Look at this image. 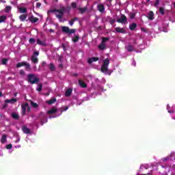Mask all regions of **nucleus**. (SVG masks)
I'll return each mask as SVG.
<instances>
[{
  "instance_id": "f257e3e1",
  "label": "nucleus",
  "mask_w": 175,
  "mask_h": 175,
  "mask_svg": "<svg viewBox=\"0 0 175 175\" xmlns=\"http://www.w3.org/2000/svg\"><path fill=\"white\" fill-rule=\"evenodd\" d=\"M66 12V8L62 6L60 8L59 10L57 9H53L48 11V13H59V14H55L57 18L59 20H62V17H64V14H65V12Z\"/></svg>"
},
{
  "instance_id": "f03ea898",
  "label": "nucleus",
  "mask_w": 175,
  "mask_h": 175,
  "mask_svg": "<svg viewBox=\"0 0 175 175\" xmlns=\"http://www.w3.org/2000/svg\"><path fill=\"white\" fill-rule=\"evenodd\" d=\"M27 81L31 85L38 84L40 79L35 74L27 75Z\"/></svg>"
},
{
  "instance_id": "7ed1b4c3",
  "label": "nucleus",
  "mask_w": 175,
  "mask_h": 175,
  "mask_svg": "<svg viewBox=\"0 0 175 175\" xmlns=\"http://www.w3.org/2000/svg\"><path fill=\"white\" fill-rule=\"evenodd\" d=\"M16 68H21V66H25V70L27 72H29L31 70V64L27 62H21L16 64Z\"/></svg>"
},
{
  "instance_id": "20e7f679",
  "label": "nucleus",
  "mask_w": 175,
  "mask_h": 175,
  "mask_svg": "<svg viewBox=\"0 0 175 175\" xmlns=\"http://www.w3.org/2000/svg\"><path fill=\"white\" fill-rule=\"evenodd\" d=\"M62 31L64 33H68V35H72L76 33V29H70L68 26L62 27Z\"/></svg>"
},
{
  "instance_id": "39448f33",
  "label": "nucleus",
  "mask_w": 175,
  "mask_h": 175,
  "mask_svg": "<svg viewBox=\"0 0 175 175\" xmlns=\"http://www.w3.org/2000/svg\"><path fill=\"white\" fill-rule=\"evenodd\" d=\"M39 119L40 120L41 125H44V124H46V122L48 121L47 116L43 112L40 113Z\"/></svg>"
},
{
  "instance_id": "423d86ee",
  "label": "nucleus",
  "mask_w": 175,
  "mask_h": 175,
  "mask_svg": "<svg viewBox=\"0 0 175 175\" xmlns=\"http://www.w3.org/2000/svg\"><path fill=\"white\" fill-rule=\"evenodd\" d=\"M117 23L120 24H125V23H128V18L124 14L120 16V18L117 19Z\"/></svg>"
},
{
  "instance_id": "0eeeda50",
  "label": "nucleus",
  "mask_w": 175,
  "mask_h": 175,
  "mask_svg": "<svg viewBox=\"0 0 175 175\" xmlns=\"http://www.w3.org/2000/svg\"><path fill=\"white\" fill-rule=\"evenodd\" d=\"M29 21L32 24H35V23H38L39 21V18H36L33 16H29L28 18Z\"/></svg>"
},
{
  "instance_id": "6e6552de",
  "label": "nucleus",
  "mask_w": 175,
  "mask_h": 175,
  "mask_svg": "<svg viewBox=\"0 0 175 175\" xmlns=\"http://www.w3.org/2000/svg\"><path fill=\"white\" fill-rule=\"evenodd\" d=\"M27 107H29L28 103H26L25 104L22 105L23 116L25 115V113H27Z\"/></svg>"
},
{
  "instance_id": "1a4fd4ad",
  "label": "nucleus",
  "mask_w": 175,
  "mask_h": 175,
  "mask_svg": "<svg viewBox=\"0 0 175 175\" xmlns=\"http://www.w3.org/2000/svg\"><path fill=\"white\" fill-rule=\"evenodd\" d=\"M72 92H73V90L72 88L67 89L65 92V96H66V98H69V96H72Z\"/></svg>"
},
{
  "instance_id": "9d476101",
  "label": "nucleus",
  "mask_w": 175,
  "mask_h": 175,
  "mask_svg": "<svg viewBox=\"0 0 175 175\" xmlns=\"http://www.w3.org/2000/svg\"><path fill=\"white\" fill-rule=\"evenodd\" d=\"M22 131L23 133H26L27 135L31 133V130L28 127H27V126H23L22 127Z\"/></svg>"
},
{
  "instance_id": "9b49d317",
  "label": "nucleus",
  "mask_w": 175,
  "mask_h": 175,
  "mask_svg": "<svg viewBox=\"0 0 175 175\" xmlns=\"http://www.w3.org/2000/svg\"><path fill=\"white\" fill-rule=\"evenodd\" d=\"M154 12L150 11L148 13V20H150V21H152V20H154Z\"/></svg>"
},
{
  "instance_id": "f8f14e48",
  "label": "nucleus",
  "mask_w": 175,
  "mask_h": 175,
  "mask_svg": "<svg viewBox=\"0 0 175 175\" xmlns=\"http://www.w3.org/2000/svg\"><path fill=\"white\" fill-rule=\"evenodd\" d=\"M99 61V57H90L88 59V64H92V62H96Z\"/></svg>"
},
{
  "instance_id": "ddd939ff",
  "label": "nucleus",
  "mask_w": 175,
  "mask_h": 175,
  "mask_svg": "<svg viewBox=\"0 0 175 175\" xmlns=\"http://www.w3.org/2000/svg\"><path fill=\"white\" fill-rule=\"evenodd\" d=\"M115 31L118 33H125V29L118 27L115 28Z\"/></svg>"
},
{
  "instance_id": "4468645a",
  "label": "nucleus",
  "mask_w": 175,
  "mask_h": 175,
  "mask_svg": "<svg viewBox=\"0 0 175 175\" xmlns=\"http://www.w3.org/2000/svg\"><path fill=\"white\" fill-rule=\"evenodd\" d=\"M37 44H39L40 46H43L44 47H46V46H47L46 41H42L40 40V39H37Z\"/></svg>"
},
{
  "instance_id": "2eb2a0df",
  "label": "nucleus",
  "mask_w": 175,
  "mask_h": 175,
  "mask_svg": "<svg viewBox=\"0 0 175 175\" xmlns=\"http://www.w3.org/2000/svg\"><path fill=\"white\" fill-rule=\"evenodd\" d=\"M97 9L100 13H103V12H105V5H103V4H100L97 6Z\"/></svg>"
},
{
  "instance_id": "dca6fc26",
  "label": "nucleus",
  "mask_w": 175,
  "mask_h": 175,
  "mask_svg": "<svg viewBox=\"0 0 175 175\" xmlns=\"http://www.w3.org/2000/svg\"><path fill=\"white\" fill-rule=\"evenodd\" d=\"M98 49L102 51H103V50H106V44L101 42L100 44L98 45Z\"/></svg>"
},
{
  "instance_id": "f3484780",
  "label": "nucleus",
  "mask_w": 175,
  "mask_h": 175,
  "mask_svg": "<svg viewBox=\"0 0 175 175\" xmlns=\"http://www.w3.org/2000/svg\"><path fill=\"white\" fill-rule=\"evenodd\" d=\"M79 84L81 88H87V83H85L84 81H81V79L79 80Z\"/></svg>"
},
{
  "instance_id": "a211bd4d",
  "label": "nucleus",
  "mask_w": 175,
  "mask_h": 175,
  "mask_svg": "<svg viewBox=\"0 0 175 175\" xmlns=\"http://www.w3.org/2000/svg\"><path fill=\"white\" fill-rule=\"evenodd\" d=\"M127 51H129V53H132L133 51H135V46H133V45L132 44H129V46H127Z\"/></svg>"
},
{
  "instance_id": "6ab92c4d",
  "label": "nucleus",
  "mask_w": 175,
  "mask_h": 175,
  "mask_svg": "<svg viewBox=\"0 0 175 175\" xmlns=\"http://www.w3.org/2000/svg\"><path fill=\"white\" fill-rule=\"evenodd\" d=\"M56 102H57V98H51L49 100H47L46 103L48 105H53V103H55Z\"/></svg>"
},
{
  "instance_id": "aec40b11",
  "label": "nucleus",
  "mask_w": 175,
  "mask_h": 175,
  "mask_svg": "<svg viewBox=\"0 0 175 175\" xmlns=\"http://www.w3.org/2000/svg\"><path fill=\"white\" fill-rule=\"evenodd\" d=\"M11 117H12V118L14 120H19L20 119V116H18V113H16V112H14L11 114Z\"/></svg>"
},
{
  "instance_id": "412c9836",
  "label": "nucleus",
  "mask_w": 175,
  "mask_h": 175,
  "mask_svg": "<svg viewBox=\"0 0 175 175\" xmlns=\"http://www.w3.org/2000/svg\"><path fill=\"white\" fill-rule=\"evenodd\" d=\"M131 31H135L137 28V25L136 23H131L129 26Z\"/></svg>"
},
{
  "instance_id": "4be33fe9",
  "label": "nucleus",
  "mask_w": 175,
  "mask_h": 175,
  "mask_svg": "<svg viewBox=\"0 0 175 175\" xmlns=\"http://www.w3.org/2000/svg\"><path fill=\"white\" fill-rule=\"evenodd\" d=\"M78 10L79 11L81 14H84V13L87 12V7H85L83 8H78Z\"/></svg>"
},
{
  "instance_id": "5701e85b",
  "label": "nucleus",
  "mask_w": 175,
  "mask_h": 175,
  "mask_svg": "<svg viewBox=\"0 0 175 175\" xmlns=\"http://www.w3.org/2000/svg\"><path fill=\"white\" fill-rule=\"evenodd\" d=\"M109 70V67L107 66H104L103 64L101 66V72L105 73Z\"/></svg>"
},
{
  "instance_id": "b1692460",
  "label": "nucleus",
  "mask_w": 175,
  "mask_h": 175,
  "mask_svg": "<svg viewBox=\"0 0 175 175\" xmlns=\"http://www.w3.org/2000/svg\"><path fill=\"white\" fill-rule=\"evenodd\" d=\"M7 139H8V136L6 135H3L1 139V143L4 144V143H6Z\"/></svg>"
},
{
  "instance_id": "393cba45",
  "label": "nucleus",
  "mask_w": 175,
  "mask_h": 175,
  "mask_svg": "<svg viewBox=\"0 0 175 175\" xmlns=\"http://www.w3.org/2000/svg\"><path fill=\"white\" fill-rule=\"evenodd\" d=\"M57 111V108L53 107L49 111H48L49 114H55V112Z\"/></svg>"
},
{
  "instance_id": "a878e982",
  "label": "nucleus",
  "mask_w": 175,
  "mask_h": 175,
  "mask_svg": "<svg viewBox=\"0 0 175 175\" xmlns=\"http://www.w3.org/2000/svg\"><path fill=\"white\" fill-rule=\"evenodd\" d=\"M8 20V16L3 15L0 16V24L1 23H5V21Z\"/></svg>"
},
{
  "instance_id": "bb28decb",
  "label": "nucleus",
  "mask_w": 175,
  "mask_h": 175,
  "mask_svg": "<svg viewBox=\"0 0 175 175\" xmlns=\"http://www.w3.org/2000/svg\"><path fill=\"white\" fill-rule=\"evenodd\" d=\"M31 62L33 64H38V57L35 55L31 56Z\"/></svg>"
},
{
  "instance_id": "cd10ccee",
  "label": "nucleus",
  "mask_w": 175,
  "mask_h": 175,
  "mask_svg": "<svg viewBox=\"0 0 175 175\" xmlns=\"http://www.w3.org/2000/svg\"><path fill=\"white\" fill-rule=\"evenodd\" d=\"M75 21H79V18L75 17L69 21V24L71 27L75 24Z\"/></svg>"
},
{
  "instance_id": "c85d7f7f",
  "label": "nucleus",
  "mask_w": 175,
  "mask_h": 175,
  "mask_svg": "<svg viewBox=\"0 0 175 175\" xmlns=\"http://www.w3.org/2000/svg\"><path fill=\"white\" fill-rule=\"evenodd\" d=\"M109 64H110V61L109 60V59H105L103 60V65H104L105 66L109 67Z\"/></svg>"
},
{
  "instance_id": "c756f323",
  "label": "nucleus",
  "mask_w": 175,
  "mask_h": 175,
  "mask_svg": "<svg viewBox=\"0 0 175 175\" xmlns=\"http://www.w3.org/2000/svg\"><path fill=\"white\" fill-rule=\"evenodd\" d=\"M19 13H27V8L24 7H21L18 8Z\"/></svg>"
},
{
  "instance_id": "7c9ffc66",
  "label": "nucleus",
  "mask_w": 175,
  "mask_h": 175,
  "mask_svg": "<svg viewBox=\"0 0 175 175\" xmlns=\"http://www.w3.org/2000/svg\"><path fill=\"white\" fill-rule=\"evenodd\" d=\"M49 70H51L52 72H54L55 70V66H54V64L51 63L49 66Z\"/></svg>"
},
{
  "instance_id": "2f4dec72",
  "label": "nucleus",
  "mask_w": 175,
  "mask_h": 175,
  "mask_svg": "<svg viewBox=\"0 0 175 175\" xmlns=\"http://www.w3.org/2000/svg\"><path fill=\"white\" fill-rule=\"evenodd\" d=\"M19 18H20L21 21H25V20L27 19V15L22 14L19 16Z\"/></svg>"
},
{
  "instance_id": "473e14b6",
  "label": "nucleus",
  "mask_w": 175,
  "mask_h": 175,
  "mask_svg": "<svg viewBox=\"0 0 175 175\" xmlns=\"http://www.w3.org/2000/svg\"><path fill=\"white\" fill-rule=\"evenodd\" d=\"M10 10H12V7L10 5L6 6L5 8L4 9V12L5 13H9V12H10Z\"/></svg>"
},
{
  "instance_id": "72a5a7b5",
  "label": "nucleus",
  "mask_w": 175,
  "mask_h": 175,
  "mask_svg": "<svg viewBox=\"0 0 175 175\" xmlns=\"http://www.w3.org/2000/svg\"><path fill=\"white\" fill-rule=\"evenodd\" d=\"M79 36H75L72 39V42H74V43H77V42H79Z\"/></svg>"
},
{
  "instance_id": "f704fd0d",
  "label": "nucleus",
  "mask_w": 175,
  "mask_h": 175,
  "mask_svg": "<svg viewBox=\"0 0 175 175\" xmlns=\"http://www.w3.org/2000/svg\"><path fill=\"white\" fill-rule=\"evenodd\" d=\"M30 104L33 107V109H36L38 107V103H34L33 101H30Z\"/></svg>"
},
{
  "instance_id": "c9c22d12",
  "label": "nucleus",
  "mask_w": 175,
  "mask_h": 175,
  "mask_svg": "<svg viewBox=\"0 0 175 175\" xmlns=\"http://www.w3.org/2000/svg\"><path fill=\"white\" fill-rule=\"evenodd\" d=\"M42 90H43V84L40 83L38 84V88H37V91H38V92H42Z\"/></svg>"
},
{
  "instance_id": "e433bc0d",
  "label": "nucleus",
  "mask_w": 175,
  "mask_h": 175,
  "mask_svg": "<svg viewBox=\"0 0 175 175\" xmlns=\"http://www.w3.org/2000/svg\"><path fill=\"white\" fill-rule=\"evenodd\" d=\"M159 13L163 16L165 14V9L161 7L159 10Z\"/></svg>"
},
{
  "instance_id": "4c0bfd02",
  "label": "nucleus",
  "mask_w": 175,
  "mask_h": 175,
  "mask_svg": "<svg viewBox=\"0 0 175 175\" xmlns=\"http://www.w3.org/2000/svg\"><path fill=\"white\" fill-rule=\"evenodd\" d=\"M8 61H9V59L4 58L1 60V64L2 65H6V64H8Z\"/></svg>"
},
{
  "instance_id": "58836bf2",
  "label": "nucleus",
  "mask_w": 175,
  "mask_h": 175,
  "mask_svg": "<svg viewBox=\"0 0 175 175\" xmlns=\"http://www.w3.org/2000/svg\"><path fill=\"white\" fill-rule=\"evenodd\" d=\"M71 8H72V9H76V8H77V3L76 2H72L71 3Z\"/></svg>"
},
{
  "instance_id": "ea45409f",
  "label": "nucleus",
  "mask_w": 175,
  "mask_h": 175,
  "mask_svg": "<svg viewBox=\"0 0 175 175\" xmlns=\"http://www.w3.org/2000/svg\"><path fill=\"white\" fill-rule=\"evenodd\" d=\"M35 42H36V40H35V38H30L29 40V43H30L31 44H33V43H35Z\"/></svg>"
},
{
  "instance_id": "a19ab883",
  "label": "nucleus",
  "mask_w": 175,
  "mask_h": 175,
  "mask_svg": "<svg viewBox=\"0 0 175 175\" xmlns=\"http://www.w3.org/2000/svg\"><path fill=\"white\" fill-rule=\"evenodd\" d=\"M114 23H116V19H113L112 18H109V23L113 25V24H114Z\"/></svg>"
},
{
  "instance_id": "79ce46f5",
  "label": "nucleus",
  "mask_w": 175,
  "mask_h": 175,
  "mask_svg": "<svg viewBox=\"0 0 175 175\" xmlns=\"http://www.w3.org/2000/svg\"><path fill=\"white\" fill-rule=\"evenodd\" d=\"M6 148L7 150H12V148H13V145H12V144H10L6 146Z\"/></svg>"
},
{
  "instance_id": "37998d69",
  "label": "nucleus",
  "mask_w": 175,
  "mask_h": 175,
  "mask_svg": "<svg viewBox=\"0 0 175 175\" xmlns=\"http://www.w3.org/2000/svg\"><path fill=\"white\" fill-rule=\"evenodd\" d=\"M107 40H109V38L104 37V38H103L101 42L106 43V42H107Z\"/></svg>"
},
{
  "instance_id": "c03bdc74",
  "label": "nucleus",
  "mask_w": 175,
  "mask_h": 175,
  "mask_svg": "<svg viewBox=\"0 0 175 175\" xmlns=\"http://www.w3.org/2000/svg\"><path fill=\"white\" fill-rule=\"evenodd\" d=\"M19 74L21 75V76H24V75H25V71H24V70H21L19 71Z\"/></svg>"
},
{
  "instance_id": "a18cd8bd",
  "label": "nucleus",
  "mask_w": 175,
  "mask_h": 175,
  "mask_svg": "<svg viewBox=\"0 0 175 175\" xmlns=\"http://www.w3.org/2000/svg\"><path fill=\"white\" fill-rule=\"evenodd\" d=\"M169 159H170V158L169 157H165V158H163V159H162V161H163V162H166V161H169Z\"/></svg>"
},
{
  "instance_id": "49530a36",
  "label": "nucleus",
  "mask_w": 175,
  "mask_h": 175,
  "mask_svg": "<svg viewBox=\"0 0 175 175\" xmlns=\"http://www.w3.org/2000/svg\"><path fill=\"white\" fill-rule=\"evenodd\" d=\"M40 6H42V3H40V2L36 3V8L38 9H39V8H40Z\"/></svg>"
},
{
  "instance_id": "de8ad7c7",
  "label": "nucleus",
  "mask_w": 175,
  "mask_h": 175,
  "mask_svg": "<svg viewBox=\"0 0 175 175\" xmlns=\"http://www.w3.org/2000/svg\"><path fill=\"white\" fill-rule=\"evenodd\" d=\"M16 102H17L16 98H11V103H16Z\"/></svg>"
},
{
  "instance_id": "09e8293b",
  "label": "nucleus",
  "mask_w": 175,
  "mask_h": 175,
  "mask_svg": "<svg viewBox=\"0 0 175 175\" xmlns=\"http://www.w3.org/2000/svg\"><path fill=\"white\" fill-rule=\"evenodd\" d=\"M159 5V0H156V1H155V3H154V6H157V5Z\"/></svg>"
},
{
  "instance_id": "8fccbe9b",
  "label": "nucleus",
  "mask_w": 175,
  "mask_h": 175,
  "mask_svg": "<svg viewBox=\"0 0 175 175\" xmlns=\"http://www.w3.org/2000/svg\"><path fill=\"white\" fill-rule=\"evenodd\" d=\"M5 103H12V100L11 99H7L5 100Z\"/></svg>"
},
{
  "instance_id": "3c124183",
  "label": "nucleus",
  "mask_w": 175,
  "mask_h": 175,
  "mask_svg": "<svg viewBox=\"0 0 175 175\" xmlns=\"http://www.w3.org/2000/svg\"><path fill=\"white\" fill-rule=\"evenodd\" d=\"M135 14H130V18H135Z\"/></svg>"
},
{
  "instance_id": "603ef678",
  "label": "nucleus",
  "mask_w": 175,
  "mask_h": 175,
  "mask_svg": "<svg viewBox=\"0 0 175 175\" xmlns=\"http://www.w3.org/2000/svg\"><path fill=\"white\" fill-rule=\"evenodd\" d=\"M68 109H69V107L66 106V107L64 108L63 111H66V110H68Z\"/></svg>"
},
{
  "instance_id": "864d4df0",
  "label": "nucleus",
  "mask_w": 175,
  "mask_h": 175,
  "mask_svg": "<svg viewBox=\"0 0 175 175\" xmlns=\"http://www.w3.org/2000/svg\"><path fill=\"white\" fill-rule=\"evenodd\" d=\"M142 32H145V33L148 32L147 29H144L143 27L142 28Z\"/></svg>"
},
{
  "instance_id": "5fc2aeb1",
  "label": "nucleus",
  "mask_w": 175,
  "mask_h": 175,
  "mask_svg": "<svg viewBox=\"0 0 175 175\" xmlns=\"http://www.w3.org/2000/svg\"><path fill=\"white\" fill-rule=\"evenodd\" d=\"M33 55H39V51H35Z\"/></svg>"
},
{
  "instance_id": "6e6d98bb",
  "label": "nucleus",
  "mask_w": 175,
  "mask_h": 175,
  "mask_svg": "<svg viewBox=\"0 0 175 175\" xmlns=\"http://www.w3.org/2000/svg\"><path fill=\"white\" fill-rule=\"evenodd\" d=\"M42 66H46V62H42Z\"/></svg>"
},
{
  "instance_id": "4d7b16f0",
  "label": "nucleus",
  "mask_w": 175,
  "mask_h": 175,
  "mask_svg": "<svg viewBox=\"0 0 175 175\" xmlns=\"http://www.w3.org/2000/svg\"><path fill=\"white\" fill-rule=\"evenodd\" d=\"M170 114H174V111H168Z\"/></svg>"
},
{
  "instance_id": "13d9d810",
  "label": "nucleus",
  "mask_w": 175,
  "mask_h": 175,
  "mask_svg": "<svg viewBox=\"0 0 175 175\" xmlns=\"http://www.w3.org/2000/svg\"><path fill=\"white\" fill-rule=\"evenodd\" d=\"M59 68H64V65L63 64H59Z\"/></svg>"
},
{
  "instance_id": "bf43d9fd",
  "label": "nucleus",
  "mask_w": 175,
  "mask_h": 175,
  "mask_svg": "<svg viewBox=\"0 0 175 175\" xmlns=\"http://www.w3.org/2000/svg\"><path fill=\"white\" fill-rule=\"evenodd\" d=\"M73 76H75V77H77V76H79V75L77 73H75V74H73Z\"/></svg>"
},
{
  "instance_id": "052dcab7",
  "label": "nucleus",
  "mask_w": 175,
  "mask_h": 175,
  "mask_svg": "<svg viewBox=\"0 0 175 175\" xmlns=\"http://www.w3.org/2000/svg\"><path fill=\"white\" fill-rule=\"evenodd\" d=\"M49 32H54V29H49Z\"/></svg>"
},
{
  "instance_id": "680f3d73",
  "label": "nucleus",
  "mask_w": 175,
  "mask_h": 175,
  "mask_svg": "<svg viewBox=\"0 0 175 175\" xmlns=\"http://www.w3.org/2000/svg\"><path fill=\"white\" fill-rule=\"evenodd\" d=\"M1 96H3V94L2 93V92L0 91V97Z\"/></svg>"
},
{
  "instance_id": "e2e57ef3",
  "label": "nucleus",
  "mask_w": 175,
  "mask_h": 175,
  "mask_svg": "<svg viewBox=\"0 0 175 175\" xmlns=\"http://www.w3.org/2000/svg\"><path fill=\"white\" fill-rule=\"evenodd\" d=\"M28 109H27V111H31V109L29 108V107H27Z\"/></svg>"
},
{
  "instance_id": "0e129e2a",
  "label": "nucleus",
  "mask_w": 175,
  "mask_h": 175,
  "mask_svg": "<svg viewBox=\"0 0 175 175\" xmlns=\"http://www.w3.org/2000/svg\"><path fill=\"white\" fill-rule=\"evenodd\" d=\"M2 3H6V1H3Z\"/></svg>"
},
{
  "instance_id": "69168bd1",
  "label": "nucleus",
  "mask_w": 175,
  "mask_h": 175,
  "mask_svg": "<svg viewBox=\"0 0 175 175\" xmlns=\"http://www.w3.org/2000/svg\"><path fill=\"white\" fill-rule=\"evenodd\" d=\"M62 47L65 49V44H62Z\"/></svg>"
},
{
  "instance_id": "338daca9",
  "label": "nucleus",
  "mask_w": 175,
  "mask_h": 175,
  "mask_svg": "<svg viewBox=\"0 0 175 175\" xmlns=\"http://www.w3.org/2000/svg\"><path fill=\"white\" fill-rule=\"evenodd\" d=\"M172 120H175V116L172 117Z\"/></svg>"
},
{
  "instance_id": "774afa93",
  "label": "nucleus",
  "mask_w": 175,
  "mask_h": 175,
  "mask_svg": "<svg viewBox=\"0 0 175 175\" xmlns=\"http://www.w3.org/2000/svg\"><path fill=\"white\" fill-rule=\"evenodd\" d=\"M174 7L175 8V2L174 3Z\"/></svg>"
}]
</instances>
